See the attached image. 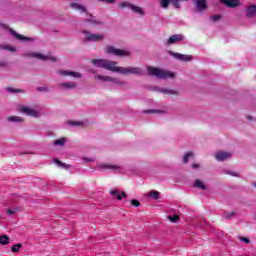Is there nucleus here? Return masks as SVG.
Segmentation results:
<instances>
[{"label": "nucleus", "mask_w": 256, "mask_h": 256, "mask_svg": "<svg viewBox=\"0 0 256 256\" xmlns=\"http://www.w3.org/2000/svg\"><path fill=\"white\" fill-rule=\"evenodd\" d=\"M92 63L95 67H102V69H107V71H112L113 73H120L121 75H141L143 73L139 67H119L116 61L93 59Z\"/></svg>", "instance_id": "nucleus-1"}, {"label": "nucleus", "mask_w": 256, "mask_h": 256, "mask_svg": "<svg viewBox=\"0 0 256 256\" xmlns=\"http://www.w3.org/2000/svg\"><path fill=\"white\" fill-rule=\"evenodd\" d=\"M147 71L148 75L157 77V79H173V77H175V73L170 72L169 70H163L161 68L148 66Z\"/></svg>", "instance_id": "nucleus-2"}, {"label": "nucleus", "mask_w": 256, "mask_h": 256, "mask_svg": "<svg viewBox=\"0 0 256 256\" xmlns=\"http://www.w3.org/2000/svg\"><path fill=\"white\" fill-rule=\"evenodd\" d=\"M105 52L108 53V55H115L116 57H129V55H131L129 51L117 49L113 46H107Z\"/></svg>", "instance_id": "nucleus-3"}, {"label": "nucleus", "mask_w": 256, "mask_h": 256, "mask_svg": "<svg viewBox=\"0 0 256 256\" xmlns=\"http://www.w3.org/2000/svg\"><path fill=\"white\" fill-rule=\"evenodd\" d=\"M20 112L24 113L25 115H29V117H39V111L29 107V106H21Z\"/></svg>", "instance_id": "nucleus-4"}, {"label": "nucleus", "mask_w": 256, "mask_h": 256, "mask_svg": "<svg viewBox=\"0 0 256 256\" xmlns=\"http://www.w3.org/2000/svg\"><path fill=\"white\" fill-rule=\"evenodd\" d=\"M30 57H34L35 59H39L40 61H57V57L52 55H43L41 53H32L30 54Z\"/></svg>", "instance_id": "nucleus-5"}, {"label": "nucleus", "mask_w": 256, "mask_h": 256, "mask_svg": "<svg viewBox=\"0 0 256 256\" xmlns=\"http://www.w3.org/2000/svg\"><path fill=\"white\" fill-rule=\"evenodd\" d=\"M170 55L178 61H191L193 59V56L191 55L180 54L177 52H170Z\"/></svg>", "instance_id": "nucleus-6"}, {"label": "nucleus", "mask_w": 256, "mask_h": 256, "mask_svg": "<svg viewBox=\"0 0 256 256\" xmlns=\"http://www.w3.org/2000/svg\"><path fill=\"white\" fill-rule=\"evenodd\" d=\"M86 41H102L104 38L103 34H91L89 32H84Z\"/></svg>", "instance_id": "nucleus-7"}, {"label": "nucleus", "mask_w": 256, "mask_h": 256, "mask_svg": "<svg viewBox=\"0 0 256 256\" xmlns=\"http://www.w3.org/2000/svg\"><path fill=\"white\" fill-rule=\"evenodd\" d=\"M58 75H62L63 77H75L76 79L81 78V73L67 70H59Z\"/></svg>", "instance_id": "nucleus-8"}, {"label": "nucleus", "mask_w": 256, "mask_h": 256, "mask_svg": "<svg viewBox=\"0 0 256 256\" xmlns=\"http://www.w3.org/2000/svg\"><path fill=\"white\" fill-rule=\"evenodd\" d=\"M217 161H227V159H231V153L225 151H219L215 155Z\"/></svg>", "instance_id": "nucleus-9"}, {"label": "nucleus", "mask_w": 256, "mask_h": 256, "mask_svg": "<svg viewBox=\"0 0 256 256\" xmlns=\"http://www.w3.org/2000/svg\"><path fill=\"white\" fill-rule=\"evenodd\" d=\"M110 195L114 198L117 199L118 201H121L123 197H127V194L125 192H119L117 189L110 190Z\"/></svg>", "instance_id": "nucleus-10"}, {"label": "nucleus", "mask_w": 256, "mask_h": 256, "mask_svg": "<svg viewBox=\"0 0 256 256\" xmlns=\"http://www.w3.org/2000/svg\"><path fill=\"white\" fill-rule=\"evenodd\" d=\"M185 37H183L182 34H176L170 36V38L167 41V45H173V43H178V41H183Z\"/></svg>", "instance_id": "nucleus-11"}, {"label": "nucleus", "mask_w": 256, "mask_h": 256, "mask_svg": "<svg viewBox=\"0 0 256 256\" xmlns=\"http://www.w3.org/2000/svg\"><path fill=\"white\" fill-rule=\"evenodd\" d=\"M95 77H96V79H98V81H104V82L110 81L112 83L120 84L119 81H117V79H115L111 76H103V75L97 74Z\"/></svg>", "instance_id": "nucleus-12"}, {"label": "nucleus", "mask_w": 256, "mask_h": 256, "mask_svg": "<svg viewBox=\"0 0 256 256\" xmlns=\"http://www.w3.org/2000/svg\"><path fill=\"white\" fill-rule=\"evenodd\" d=\"M196 8L198 11H205L207 9V0H196Z\"/></svg>", "instance_id": "nucleus-13"}, {"label": "nucleus", "mask_w": 256, "mask_h": 256, "mask_svg": "<svg viewBox=\"0 0 256 256\" xmlns=\"http://www.w3.org/2000/svg\"><path fill=\"white\" fill-rule=\"evenodd\" d=\"M70 7L72 9H75L76 11H80V13H86L87 12V8H85V6H83L79 3H71Z\"/></svg>", "instance_id": "nucleus-14"}, {"label": "nucleus", "mask_w": 256, "mask_h": 256, "mask_svg": "<svg viewBox=\"0 0 256 256\" xmlns=\"http://www.w3.org/2000/svg\"><path fill=\"white\" fill-rule=\"evenodd\" d=\"M221 3L227 5V7H238L239 0H220Z\"/></svg>", "instance_id": "nucleus-15"}, {"label": "nucleus", "mask_w": 256, "mask_h": 256, "mask_svg": "<svg viewBox=\"0 0 256 256\" xmlns=\"http://www.w3.org/2000/svg\"><path fill=\"white\" fill-rule=\"evenodd\" d=\"M130 9H131V11L136 13L137 15H140V17H143L145 15V10H143V8H141L139 6H135V5L132 4Z\"/></svg>", "instance_id": "nucleus-16"}, {"label": "nucleus", "mask_w": 256, "mask_h": 256, "mask_svg": "<svg viewBox=\"0 0 256 256\" xmlns=\"http://www.w3.org/2000/svg\"><path fill=\"white\" fill-rule=\"evenodd\" d=\"M98 167L99 169H110L111 171H119V166L117 165L102 164Z\"/></svg>", "instance_id": "nucleus-17"}, {"label": "nucleus", "mask_w": 256, "mask_h": 256, "mask_svg": "<svg viewBox=\"0 0 256 256\" xmlns=\"http://www.w3.org/2000/svg\"><path fill=\"white\" fill-rule=\"evenodd\" d=\"M60 87L62 89H75L77 87V84H75V82H65L60 84Z\"/></svg>", "instance_id": "nucleus-18"}, {"label": "nucleus", "mask_w": 256, "mask_h": 256, "mask_svg": "<svg viewBox=\"0 0 256 256\" xmlns=\"http://www.w3.org/2000/svg\"><path fill=\"white\" fill-rule=\"evenodd\" d=\"M21 211L20 207H14V208H9L8 210H6V215H8L9 217L13 216V215H17V212Z\"/></svg>", "instance_id": "nucleus-19"}, {"label": "nucleus", "mask_w": 256, "mask_h": 256, "mask_svg": "<svg viewBox=\"0 0 256 256\" xmlns=\"http://www.w3.org/2000/svg\"><path fill=\"white\" fill-rule=\"evenodd\" d=\"M246 15L247 17H255L256 15V6H250L248 7V9L246 10Z\"/></svg>", "instance_id": "nucleus-20"}, {"label": "nucleus", "mask_w": 256, "mask_h": 256, "mask_svg": "<svg viewBox=\"0 0 256 256\" xmlns=\"http://www.w3.org/2000/svg\"><path fill=\"white\" fill-rule=\"evenodd\" d=\"M194 187H196L197 189H202L203 191L207 189V185H205V183L201 180H196L194 182Z\"/></svg>", "instance_id": "nucleus-21"}, {"label": "nucleus", "mask_w": 256, "mask_h": 256, "mask_svg": "<svg viewBox=\"0 0 256 256\" xmlns=\"http://www.w3.org/2000/svg\"><path fill=\"white\" fill-rule=\"evenodd\" d=\"M158 91L160 93H164V95H177V91L171 90V89L162 88V89H159Z\"/></svg>", "instance_id": "nucleus-22"}, {"label": "nucleus", "mask_w": 256, "mask_h": 256, "mask_svg": "<svg viewBox=\"0 0 256 256\" xmlns=\"http://www.w3.org/2000/svg\"><path fill=\"white\" fill-rule=\"evenodd\" d=\"M0 245H9V236L0 235Z\"/></svg>", "instance_id": "nucleus-23"}, {"label": "nucleus", "mask_w": 256, "mask_h": 256, "mask_svg": "<svg viewBox=\"0 0 256 256\" xmlns=\"http://www.w3.org/2000/svg\"><path fill=\"white\" fill-rule=\"evenodd\" d=\"M8 121H10L12 123H21V121H23V118H21L19 116H10V117H8Z\"/></svg>", "instance_id": "nucleus-24"}, {"label": "nucleus", "mask_w": 256, "mask_h": 256, "mask_svg": "<svg viewBox=\"0 0 256 256\" xmlns=\"http://www.w3.org/2000/svg\"><path fill=\"white\" fill-rule=\"evenodd\" d=\"M148 197H152V199H160V194L158 191L152 190L148 193Z\"/></svg>", "instance_id": "nucleus-25"}, {"label": "nucleus", "mask_w": 256, "mask_h": 256, "mask_svg": "<svg viewBox=\"0 0 256 256\" xmlns=\"http://www.w3.org/2000/svg\"><path fill=\"white\" fill-rule=\"evenodd\" d=\"M12 34L14 35V37H16V39H19L20 41H29V39H30L21 34H17V32H15V31H12Z\"/></svg>", "instance_id": "nucleus-26"}, {"label": "nucleus", "mask_w": 256, "mask_h": 256, "mask_svg": "<svg viewBox=\"0 0 256 256\" xmlns=\"http://www.w3.org/2000/svg\"><path fill=\"white\" fill-rule=\"evenodd\" d=\"M119 7L120 9H125V8L131 9V7H133V4L129 2H120Z\"/></svg>", "instance_id": "nucleus-27"}, {"label": "nucleus", "mask_w": 256, "mask_h": 256, "mask_svg": "<svg viewBox=\"0 0 256 256\" xmlns=\"http://www.w3.org/2000/svg\"><path fill=\"white\" fill-rule=\"evenodd\" d=\"M21 247H23V244H16L11 247L12 253H19L21 251Z\"/></svg>", "instance_id": "nucleus-28"}, {"label": "nucleus", "mask_w": 256, "mask_h": 256, "mask_svg": "<svg viewBox=\"0 0 256 256\" xmlns=\"http://www.w3.org/2000/svg\"><path fill=\"white\" fill-rule=\"evenodd\" d=\"M0 49H5L6 51H11L12 53L16 51L15 47L9 45H1Z\"/></svg>", "instance_id": "nucleus-29"}, {"label": "nucleus", "mask_w": 256, "mask_h": 256, "mask_svg": "<svg viewBox=\"0 0 256 256\" xmlns=\"http://www.w3.org/2000/svg\"><path fill=\"white\" fill-rule=\"evenodd\" d=\"M169 3H171V0H160V5L163 9H167V7H169Z\"/></svg>", "instance_id": "nucleus-30"}, {"label": "nucleus", "mask_w": 256, "mask_h": 256, "mask_svg": "<svg viewBox=\"0 0 256 256\" xmlns=\"http://www.w3.org/2000/svg\"><path fill=\"white\" fill-rule=\"evenodd\" d=\"M193 153L192 152H189L187 153L184 158H183V163H188L189 162V159H193Z\"/></svg>", "instance_id": "nucleus-31"}, {"label": "nucleus", "mask_w": 256, "mask_h": 256, "mask_svg": "<svg viewBox=\"0 0 256 256\" xmlns=\"http://www.w3.org/2000/svg\"><path fill=\"white\" fill-rule=\"evenodd\" d=\"M181 1H188V0H170V3H173L174 7L176 9H179L181 7V5L179 3H181Z\"/></svg>", "instance_id": "nucleus-32"}, {"label": "nucleus", "mask_w": 256, "mask_h": 256, "mask_svg": "<svg viewBox=\"0 0 256 256\" xmlns=\"http://www.w3.org/2000/svg\"><path fill=\"white\" fill-rule=\"evenodd\" d=\"M65 141H67L65 138H60L58 140H55L53 145H60V146H63L65 145Z\"/></svg>", "instance_id": "nucleus-33"}, {"label": "nucleus", "mask_w": 256, "mask_h": 256, "mask_svg": "<svg viewBox=\"0 0 256 256\" xmlns=\"http://www.w3.org/2000/svg\"><path fill=\"white\" fill-rule=\"evenodd\" d=\"M54 163H56V165H57L58 167H67V165H66L65 163L61 162V161L58 160V159H55V160H54Z\"/></svg>", "instance_id": "nucleus-34"}, {"label": "nucleus", "mask_w": 256, "mask_h": 256, "mask_svg": "<svg viewBox=\"0 0 256 256\" xmlns=\"http://www.w3.org/2000/svg\"><path fill=\"white\" fill-rule=\"evenodd\" d=\"M88 21L90 23H93L94 25H99V21H97V19H95V17L90 16V19H88Z\"/></svg>", "instance_id": "nucleus-35"}, {"label": "nucleus", "mask_w": 256, "mask_h": 256, "mask_svg": "<svg viewBox=\"0 0 256 256\" xmlns=\"http://www.w3.org/2000/svg\"><path fill=\"white\" fill-rule=\"evenodd\" d=\"M130 203H131V205H133V207H139L141 205V203L135 199L131 200Z\"/></svg>", "instance_id": "nucleus-36"}, {"label": "nucleus", "mask_w": 256, "mask_h": 256, "mask_svg": "<svg viewBox=\"0 0 256 256\" xmlns=\"http://www.w3.org/2000/svg\"><path fill=\"white\" fill-rule=\"evenodd\" d=\"M169 219L172 221V223H177V221H179V216H169Z\"/></svg>", "instance_id": "nucleus-37"}, {"label": "nucleus", "mask_w": 256, "mask_h": 256, "mask_svg": "<svg viewBox=\"0 0 256 256\" xmlns=\"http://www.w3.org/2000/svg\"><path fill=\"white\" fill-rule=\"evenodd\" d=\"M240 241L246 243V245H249V243H251V240H249V238L247 237H240Z\"/></svg>", "instance_id": "nucleus-38"}, {"label": "nucleus", "mask_w": 256, "mask_h": 256, "mask_svg": "<svg viewBox=\"0 0 256 256\" xmlns=\"http://www.w3.org/2000/svg\"><path fill=\"white\" fill-rule=\"evenodd\" d=\"M219 19H221V16H219V15H214V16L210 17L211 21H219Z\"/></svg>", "instance_id": "nucleus-39"}, {"label": "nucleus", "mask_w": 256, "mask_h": 256, "mask_svg": "<svg viewBox=\"0 0 256 256\" xmlns=\"http://www.w3.org/2000/svg\"><path fill=\"white\" fill-rule=\"evenodd\" d=\"M69 124L72 126H77V125H83V122L70 121Z\"/></svg>", "instance_id": "nucleus-40"}, {"label": "nucleus", "mask_w": 256, "mask_h": 256, "mask_svg": "<svg viewBox=\"0 0 256 256\" xmlns=\"http://www.w3.org/2000/svg\"><path fill=\"white\" fill-rule=\"evenodd\" d=\"M98 1H101L102 3H110V4L115 3V0H98Z\"/></svg>", "instance_id": "nucleus-41"}, {"label": "nucleus", "mask_w": 256, "mask_h": 256, "mask_svg": "<svg viewBox=\"0 0 256 256\" xmlns=\"http://www.w3.org/2000/svg\"><path fill=\"white\" fill-rule=\"evenodd\" d=\"M146 113H163L161 110H148Z\"/></svg>", "instance_id": "nucleus-42"}, {"label": "nucleus", "mask_w": 256, "mask_h": 256, "mask_svg": "<svg viewBox=\"0 0 256 256\" xmlns=\"http://www.w3.org/2000/svg\"><path fill=\"white\" fill-rule=\"evenodd\" d=\"M7 90L11 91L12 93H19V90H14V89H11V88H8Z\"/></svg>", "instance_id": "nucleus-43"}, {"label": "nucleus", "mask_w": 256, "mask_h": 256, "mask_svg": "<svg viewBox=\"0 0 256 256\" xmlns=\"http://www.w3.org/2000/svg\"><path fill=\"white\" fill-rule=\"evenodd\" d=\"M192 168H193V169H199V164H193V165H192Z\"/></svg>", "instance_id": "nucleus-44"}, {"label": "nucleus", "mask_w": 256, "mask_h": 256, "mask_svg": "<svg viewBox=\"0 0 256 256\" xmlns=\"http://www.w3.org/2000/svg\"><path fill=\"white\" fill-rule=\"evenodd\" d=\"M230 217H233V213H231L230 215L225 216L226 219H230Z\"/></svg>", "instance_id": "nucleus-45"}, {"label": "nucleus", "mask_w": 256, "mask_h": 256, "mask_svg": "<svg viewBox=\"0 0 256 256\" xmlns=\"http://www.w3.org/2000/svg\"><path fill=\"white\" fill-rule=\"evenodd\" d=\"M234 177H237V174H232Z\"/></svg>", "instance_id": "nucleus-46"}, {"label": "nucleus", "mask_w": 256, "mask_h": 256, "mask_svg": "<svg viewBox=\"0 0 256 256\" xmlns=\"http://www.w3.org/2000/svg\"><path fill=\"white\" fill-rule=\"evenodd\" d=\"M254 187L256 188V183L254 184Z\"/></svg>", "instance_id": "nucleus-47"}, {"label": "nucleus", "mask_w": 256, "mask_h": 256, "mask_svg": "<svg viewBox=\"0 0 256 256\" xmlns=\"http://www.w3.org/2000/svg\"><path fill=\"white\" fill-rule=\"evenodd\" d=\"M248 119H251L250 116H248Z\"/></svg>", "instance_id": "nucleus-48"}]
</instances>
